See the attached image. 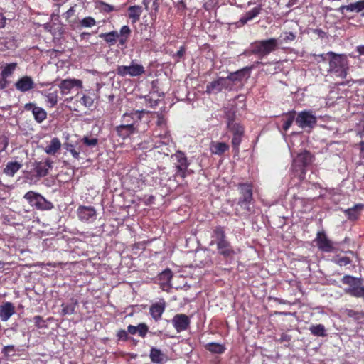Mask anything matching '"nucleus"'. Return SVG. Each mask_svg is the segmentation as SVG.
I'll return each mask as SVG.
<instances>
[{
	"mask_svg": "<svg viewBox=\"0 0 364 364\" xmlns=\"http://www.w3.org/2000/svg\"><path fill=\"white\" fill-rule=\"evenodd\" d=\"M329 68L328 73L336 77L346 79L349 73V61L346 54H337L334 51H328Z\"/></svg>",
	"mask_w": 364,
	"mask_h": 364,
	"instance_id": "nucleus-1",
	"label": "nucleus"
},
{
	"mask_svg": "<svg viewBox=\"0 0 364 364\" xmlns=\"http://www.w3.org/2000/svg\"><path fill=\"white\" fill-rule=\"evenodd\" d=\"M341 282L348 287L343 289L346 294L354 298H363L364 299V285L363 279L351 275H344Z\"/></svg>",
	"mask_w": 364,
	"mask_h": 364,
	"instance_id": "nucleus-2",
	"label": "nucleus"
},
{
	"mask_svg": "<svg viewBox=\"0 0 364 364\" xmlns=\"http://www.w3.org/2000/svg\"><path fill=\"white\" fill-rule=\"evenodd\" d=\"M312 162V155L309 151L304 150L299 154L294 161L292 168L296 176L300 180L304 178L306 175V168Z\"/></svg>",
	"mask_w": 364,
	"mask_h": 364,
	"instance_id": "nucleus-3",
	"label": "nucleus"
},
{
	"mask_svg": "<svg viewBox=\"0 0 364 364\" xmlns=\"http://www.w3.org/2000/svg\"><path fill=\"white\" fill-rule=\"evenodd\" d=\"M277 46L278 41L276 38L257 41L252 44V53H256L257 55L264 57L275 50Z\"/></svg>",
	"mask_w": 364,
	"mask_h": 364,
	"instance_id": "nucleus-4",
	"label": "nucleus"
},
{
	"mask_svg": "<svg viewBox=\"0 0 364 364\" xmlns=\"http://www.w3.org/2000/svg\"><path fill=\"white\" fill-rule=\"evenodd\" d=\"M117 74L122 77L129 75L130 77H139L145 73L144 66L137 64L135 60H132L131 64L127 65H119L116 70Z\"/></svg>",
	"mask_w": 364,
	"mask_h": 364,
	"instance_id": "nucleus-5",
	"label": "nucleus"
},
{
	"mask_svg": "<svg viewBox=\"0 0 364 364\" xmlns=\"http://www.w3.org/2000/svg\"><path fill=\"white\" fill-rule=\"evenodd\" d=\"M314 242L321 252H334L336 250L334 242L328 238L323 230L317 232Z\"/></svg>",
	"mask_w": 364,
	"mask_h": 364,
	"instance_id": "nucleus-6",
	"label": "nucleus"
},
{
	"mask_svg": "<svg viewBox=\"0 0 364 364\" xmlns=\"http://www.w3.org/2000/svg\"><path fill=\"white\" fill-rule=\"evenodd\" d=\"M232 86V84L228 77H220L217 80L212 81L211 82L208 83L206 86L205 92L208 94L218 93L223 89L231 88Z\"/></svg>",
	"mask_w": 364,
	"mask_h": 364,
	"instance_id": "nucleus-7",
	"label": "nucleus"
},
{
	"mask_svg": "<svg viewBox=\"0 0 364 364\" xmlns=\"http://www.w3.org/2000/svg\"><path fill=\"white\" fill-rule=\"evenodd\" d=\"M296 122L300 128H312L316 123V117L310 111H303L298 114Z\"/></svg>",
	"mask_w": 364,
	"mask_h": 364,
	"instance_id": "nucleus-8",
	"label": "nucleus"
},
{
	"mask_svg": "<svg viewBox=\"0 0 364 364\" xmlns=\"http://www.w3.org/2000/svg\"><path fill=\"white\" fill-rule=\"evenodd\" d=\"M189 317L183 314H176L172 318V324L177 332L186 331L190 326Z\"/></svg>",
	"mask_w": 364,
	"mask_h": 364,
	"instance_id": "nucleus-9",
	"label": "nucleus"
},
{
	"mask_svg": "<svg viewBox=\"0 0 364 364\" xmlns=\"http://www.w3.org/2000/svg\"><path fill=\"white\" fill-rule=\"evenodd\" d=\"M240 194L241 196L239 198L238 205L242 210H249L250 204V185H241Z\"/></svg>",
	"mask_w": 364,
	"mask_h": 364,
	"instance_id": "nucleus-10",
	"label": "nucleus"
},
{
	"mask_svg": "<svg viewBox=\"0 0 364 364\" xmlns=\"http://www.w3.org/2000/svg\"><path fill=\"white\" fill-rule=\"evenodd\" d=\"M24 109L27 111L32 112L34 119L38 123L43 122L47 117L46 110L42 107L36 106L33 102L26 103L24 106Z\"/></svg>",
	"mask_w": 364,
	"mask_h": 364,
	"instance_id": "nucleus-11",
	"label": "nucleus"
},
{
	"mask_svg": "<svg viewBox=\"0 0 364 364\" xmlns=\"http://www.w3.org/2000/svg\"><path fill=\"white\" fill-rule=\"evenodd\" d=\"M174 156L177 160V174L184 178L186 176V171L187 170L189 166L187 158L185 156L184 153L181 151H176Z\"/></svg>",
	"mask_w": 364,
	"mask_h": 364,
	"instance_id": "nucleus-12",
	"label": "nucleus"
},
{
	"mask_svg": "<svg viewBox=\"0 0 364 364\" xmlns=\"http://www.w3.org/2000/svg\"><path fill=\"white\" fill-rule=\"evenodd\" d=\"M349 12H361V16L364 17V0H360L356 2H353L347 5H341L337 9V11L343 14L344 11Z\"/></svg>",
	"mask_w": 364,
	"mask_h": 364,
	"instance_id": "nucleus-13",
	"label": "nucleus"
},
{
	"mask_svg": "<svg viewBox=\"0 0 364 364\" xmlns=\"http://www.w3.org/2000/svg\"><path fill=\"white\" fill-rule=\"evenodd\" d=\"M77 215L81 221L93 220L96 217V210L92 206L81 205L77 209Z\"/></svg>",
	"mask_w": 364,
	"mask_h": 364,
	"instance_id": "nucleus-14",
	"label": "nucleus"
},
{
	"mask_svg": "<svg viewBox=\"0 0 364 364\" xmlns=\"http://www.w3.org/2000/svg\"><path fill=\"white\" fill-rule=\"evenodd\" d=\"M34 170L36 173V176L42 178L48 174L49 169L53 168V161L46 159L45 162L39 161L34 163Z\"/></svg>",
	"mask_w": 364,
	"mask_h": 364,
	"instance_id": "nucleus-15",
	"label": "nucleus"
},
{
	"mask_svg": "<svg viewBox=\"0 0 364 364\" xmlns=\"http://www.w3.org/2000/svg\"><path fill=\"white\" fill-rule=\"evenodd\" d=\"M116 132L119 136L122 139L129 137L131 134L137 132V127L134 122L122 124L116 127Z\"/></svg>",
	"mask_w": 364,
	"mask_h": 364,
	"instance_id": "nucleus-16",
	"label": "nucleus"
},
{
	"mask_svg": "<svg viewBox=\"0 0 364 364\" xmlns=\"http://www.w3.org/2000/svg\"><path fill=\"white\" fill-rule=\"evenodd\" d=\"M82 86V82L80 80H71V79H66L63 80L60 82L58 87L61 90L62 95H67L68 94L71 89L74 87H80L81 88Z\"/></svg>",
	"mask_w": 364,
	"mask_h": 364,
	"instance_id": "nucleus-17",
	"label": "nucleus"
},
{
	"mask_svg": "<svg viewBox=\"0 0 364 364\" xmlns=\"http://www.w3.org/2000/svg\"><path fill=\"white\" fill-rule=\"evenodd\" d=\"M148 112L144 109L132 111L130 113L126 112L122 115V121L124 122L123 124L134 122L136 125V123L141 119L142 115Z\"/></svg>",
	"mask_w": 364,
	"mask_h": 364,
	"instance_id": "nucleus-18",
	"label": "nucleus"
},
{
	"mask_svg": "<svg viewBox=\"0 0 364 364\" xmlns=\"http://www.w3.org/2000/svg\"><path fill=\"white\" fill-rule=\"evenodd\" d=\"M34 85L35 83L30 76H23L15 83L16 88L22 92L31 90Z\"/></svg>",
	"mask_w": 364,
	"mask_h": 364,
	"instance_id": "nucleus-19",
	"label": "nucleus"
},
{
	"mask_svg": "<svg viewBox=\"0 0 364 364\" xmlns=\"http://www.w3.org/2000/svg\"><path fill=\"white\" fill-rule=\"evenodd\" d=\"M173 277V273L171 269H166L159 274L158 279L161 289L164 291H168L171 287V280Z\"/></svg>",
	"mask_w": 364,
	"mask_h": 364,
	"instance_id": "nucleus-20",
	"label": "nucleus"
},
{
	"mask_svg": "<svg viewBox=\"0 0 364 364\" xmlns=\"http://www.w3.org/2000/svg\"><path fill=\"white\" fill-rule=\"evenodd\" d=\"M166 308V303L164 300L153 304L149 308V313L155 321H158L161 318Z\"/></svg>",
	"mask_w": 364,
	"mask_h": 364,
	"instance_id": "nucleus-21",
	"label": "nucleus"
},
{
	"mask_svg": "<svg viewBox=\"0 0 364 364\" xmlns=\"http://www.w3.org/2000/svg\"><path fill=\"white\" fill-rule=\"evenodd\" d=\"M15 313V306L11 302H6L0 306V319L1 321H8Z\"/></svg>",
	"mask_w": 364,
	"mask_h": 364,
	"instance_id": "nucleus-22",
	"label": "nucleus"
},
{
	"mask_svg": "<svg viewBox=\"0 0 364 364\" xmlns=\"http://www.w3.org/2000/svg\"><path fill=\"white\" fill-rule=\"evenodd\" d=\"M127 332L132 335H134L138 333L139 336L144 338L149 332V327L144 323H141L136 326L129 325L127 327Z\"/></svg>",
	"mask_w": 364,
	"mask_h": 364,
	"instance_id": "nucleus-23",
	"label": "nucleus"
},
{
	"mask_svg": "<svg viewBox=\"0 0 364 364\" xmlns=\"http://www.w3.org/2000/svg\"><path fill=\"white\" fill-rule=\"evenodd\" d=\"M149 357L151 360L156 364H164L167 360L166 355L155 347L151 348Z\"/></svg>",
	"mask_w": 364,
	"mask_h": 364,
	"instance_id": "nucleus-24",
	"label": "nucleus"
},
{
	"mask_svg": "<svg viewBox=\"0 0 364 364\" xmlns=\"http://www.w3.org/2000/svg\"><path fill=\"white\" fill-rule=\"evenodd\" d=\"M250 69L249 67H246L236 72L231 73L228 77L231 83L236 80H242L243 78L247 79L249 77Z\"/></svg>",
	"mask_w": 364,
	"mask_h": 364,
	"instance_id": "nucleus-25",
	"label": "nucleus"
},
{
	"mask_svg": "<svg viewBox=\"0 0 364 364\" xmlns=\"http://www.w3.org/2000/svg\"><path fill=\"white\" fill-rule=\"evenodd\" d=\"M364 205L357 204L351 208H348L344 211L345 215L349 220H357L360 215V210L363 208Z\"/></svg>",
	"mask_w": 364,
	"mask_h": 364,
	"instance_id": "nucleus-26",
	"label": "nucleus"
},
{
	"mask_svg": "<svg viewBox=\"0 0 364 364\" xmlns=\"http://www.w3.org/2000/svg\"><path fill=\"white\" fill-rule=\"evenodd\" d=\"M296 112L291 111L285 113L282 116V120L283 121L282 129L284 132H287L294 123Z\"/></svg>",
	"mask_w": 364,
	"mask_h": 364,
	"instance_id": "nucleus-27",
	"label": "nucleus"
},
{
	"mask_svg": "<svg viewBox=\"0 0 364 364\" xmlns=\"http://www.w3.org/2000/svg\"><path fill=\"white\" fill-rule=\"evenodd\" d=\"M42 196L40 193L30 191L24 195L23 198L27 200L31 206L37 208Z\"/></svg>",
	"mask_w": 364,
	"mask_h": 364,
	"instance_id": "nucleus-28",
	"label": "nucleus"
},
{
	"mask_svg": "<svg viewBox=\"0 0 364 364\" xmlns=\"http://www.w3.org/2000/svg\"><path fill=\"white\" fill-rule=\"evenodd\" d=\"M129 18L133 23H136L142 13V8L140 6H131L128 8Z\"/></svg>",
	"mask_w": 364,
	"mask_h": 364,
	"instance_id": "nucleus-29",
	"label": "nucleus"
},
{
	"mask_svg": "<svg viewBox=\"0 0 364 364\" xmlns=\"http://www.w3.org/2000/svg\"><path fill=\"white\" fill-rule=\"evenodd\" d=\"M22 164L18 161H11L7 163L4 169V173L9 176H13L21 168Z\"/></svg>",
	"mask_w": 364,
	"mask_h": 364,
	"instance_id": "nucleus-30",
	"label": "nucleus"
},
{
	"mask_svg": "<svg viewBox=\"0 0 364 364\" xmlns=\"http://www.w3.org/2000/svg\"><path fill=\"white\" fill-rule=\"evenodd\" d=\"M229 146L224 142H215L213 143L210 146V149L213 154L217 155H221L228 151Z\"/></svg>",
	"mask_w": 364,
	"mask_h": 364,
	"instance_id": "nucleus-31",
	"label": "nucleus"
},
{
	"mask_svg": "<svg viewBox=\"0 0 364 364\" xmlns=\"http://www.w3.org/2000/svg\"><path fill=\"white\" fill-rule=\"evenodd\" d=\"M99 37L103 38L107 43L114 45L117 42V38H119V34L117 31H112L109 33H100Z\"/></svg>",
	"mask_w": 364,
	"mask_h": 364,
	"instance_id": "nucleus-32",
	"label": "nucleus"
},
{
	"mask_svg": "<svg viewBox=\"0 0 364 364\" xmlns=\"http://www.w3.org/2000/svg\"><path fill=\"white\" fill-rule=\"evenodd\" d=\"M309 331L314 336L325 337L326 336V328L321 323L310 326Z\"/></svg>",
	"mask_w": 364,
	"mask_h": 364,
	"instance_id": "nucleus-33",
	"label": "nucleus"
},
{
	"mask_svg": "<svg viewBox=\"0 0 364 364\" xmlns=\"http://www.w3.org/2000/svg\"><path fill=\"white\" fill-rule=\"evenodd\" d=\"M60 146L61 143L60 140L57 137H55L52 139L50 144L46 146L45 151L48 154L53 155L60 149Z\"/></svg>",
	"mask_w": 364,
	"mask_h": 364,
	"instance_id": "nucleus-34",
	"label": "nucleus"
},
{
	"mask_svg": "<svg viewBox=\"0 0 364 364\" xmlns=\"http://www.w3.org/2000/svg\"><path fill=\"white\" fill-rule=\"evenodd\" d=\"M213 237V240L211 243L215 242L216 245L220 243V242L225 241V235L223 228L221 227H217L214 230Z\"/></svg>",
	"mask_w": 364,
	"mask_h": 364,
	"instance_id": "nucleus-35",
	"label": "nucleus"
},
{
	"mask_svg": "<svg viewBox=\"0 0 364 364\" xmlns=\"http://www.w3.org/2000/svg\"><path fill=\"white\" fill-rule=\"evenodd\" d=\"M205 349L213 353L221 354L224 353L225 348L218 343H209L205 345Z\"/></svg>",
	"mask_w": 364,
	"mask_h": 364,
	"instance_id": "nucleus-36",
	"label": "nucleus"
},
{
	"mask_svg": "<svg viewBox=\"0 0 364 364\" xmlns=\"http://www.w3.org/2000/svg\"><path fill=\"white\" fill-rule=\"evenodd\" d=\"M229 131L232 135H243L244 128L240 124L235 122H230L228 124Z\"/></svg>",
	"mask_w": 364,
	"mask_h": 364,
	"instance_id": "nucleus-37",
	"label": "nucleus"
},
{
	"mask_svg": "<svg viewBox=\"0 0 364 364\" xmlns=\"http://www.w3.org/2000/svg\"><path fill=\"white\" fill-rule=\"evenodd\" d=\"M217 247L219 252L224 256H229L232 252L230 243L227 240L220 242L217 245Z\"/></svg>",
	"mask_w": 364,
	"mask_h": 364,
	"instance_id": "nucleus-38",
	"label": "nucleus"
},
{
	"mask_svg": "<svg viewBox=\"0 0 364 364\" xmlns=\"http://www.w3.org/2000/svg\"><path fill=\"white\" fill-rule=\"evenodd\" d=\"M296 39V35L293 32H284L279 36L278 44L283 43H288L293 41Z\"/></svg>",
	"mask_w": 364,
	"mask_h": 364,
	"instance_id": "nucleus-39",
	"label": "nucleus"
},
{
	"mask_svg": "<svg viewBox=\"0 0 364 364\" xmlns=\"http://www.w3.org/2000/svg\"><path fill=\"white\" fill-rule=\"evenodd\" d=\"M345 314L347 316L353 318L355 321H360L364 318V312L358 311L353 309H346Z\"/></svg>",
	"mask_w": 364,
	"mask_h": 364,
	"instance_id": "nucleus-40",
	"label": "nucleus"
},
{
	"mask_svg": "<svg viewBox=\"0 0 364 364\" xmlns=\"http://www.w3.org/2000/svg\"><path fill=\"white\" fill-rule=\"evenodd\" d=\"M53 208V205L51 202L47 200L43 196H42L40 203L37 206L38 210H49Z\"/></svg>",
	"mask_w": 364,
	"mask_h": 364,
	"instance_id": "nucleus-41",
	"label": "nucleus"
},
{
	"mask_svg": "<svg viewBox=\"0 0 364 364\" xmlns=\"http://www.w3.org/2000/svg\"><path fill=\"white\" fill-rule=\"evenodd\" d=\"M46 102L51 107L55 106L58 102V93L57 92H49L46 95Z\"/></svg>",
	"mask_w": 364,
	"mask_h": 364,
	"instance_id": "nucleus-42",
	"label": "nucleus"
},
{
	"mask_svg": "<svg viewBox=\"0 0 364 364\" xmlns=\"http://www.w3.org/2000/svg\"><path fill=\"white\" fill-rule=\"evenodd\" d=\"M16 63H10L4 67L1 72V76L4 77H7L11 75L14 70L16 69Z\"/></svg>",
	"mask_w": 364,
	"mask_h": 364,
	"instance_id": "nucleus-43",
	"label": "nucleus"
},
{
	"mask_svg": "<svg viewBox=\"0 0 364 364\" xmlns=\"http://www.w3.org/2000/svg\"><path fill=\"white\" fill-rule=\"evenodd\" d=\"M63 147L64 149L70 152L72 156L75 158V159H79L80 157V151H77L74 148V146L70 144V143H64L63 144Z\"/></svg>",
	"mask_w": 364,
	"mask_h": 364,
	"instance_id": "nucleus-44",
	"label": "nucleus"
},
{
	"mask_svg": "<svg viewBox=\"0 0 364 364\" xmlns=\"http://www.w3.org/2000/svg\"><path fill=\"white\" fill-rule=\"evenodd\" d=\"M93 102V99L87 95H83L80 100V103L85 106V107L88 108L92 106Z\"/></svg>",
	"mask_w": 364,
	"mask_h": 364,
	"instance_id": "nucleus-45",
	"label": "nucleus"
},
{
	"mask_svg": "<svg viewBox=\"0 0 364 364\" xmlns=\"http://www.w3.org/2000/svg\"><path fill=\"white\" fill-rule=\"evenodd\" d=\"M33 320L35 323V326L38 328H46L47 326L46 321L43 320V317L41 316H35Z\"/></svg>",
	"mask_w": 364,
	"mask_h": 364,
	"instance_id": "nucleus-46",
	"label": "nucleus"
},
{
	"mask_svg": "<svg viewBox=\"0 0 364 364\" xmlns=\"http://www.w3.org/2000/svg\"><path fill=\"white\" fill-rule=\"evenodd\" d=\"M96 21L92 17H86L80 21V24L82 27H91L95 25Z\"/></svg>",
	"mask_w": 364,
	"mask_h": 364,
	"instance_id": "nucleus-47",
	"label": "nucleus"
},
{
	"mask_svg": "<svg viewBox=\"0 0 364 364\" xmlns=\"http://www.w3.org/2000/svg\"><path fill=\"white\" fill-rule=\"evenodd\" d=\"M82 142L87 146H91V147H94L95 146H97V143H98V140L96 138H91L90 139L89 137L87 136H84L82 139Z\"/></svg>",
	"mask_w": 364,
	"mask_h": 364,
	"instance_id": "nucleus-48",
	"label": "nucleus"
},
{
	"mask_svg": "<svg viewBox=\"0 0 364 364\" xmlns=\"http://www.w3.org/2000/svg\"><path fill=\"white\" fill-rule=\"evenodd\" d=\"M314 58V60L317 63H323L326 61H328V53H326L325 54H314L312 55Z\"/></svg>",
	"mask_w": 364,
	"mask_h": 364,
	"instance_id": "nucleus-49",
	"label": "nucleus"
},
{
	"mask_svg": "<svg viewBox=\"0 0 364 364\" xmlns=\"http://www.w3.org/2000/svg\"><path fill=\"white\" fill-rule=\"evenodd\" d=\"M63 309L62 313L63 315L66 314H73L75 312V304H69V305H62Z\"/></svg>",
	"mask_w": 364,
	"mask_h": 364,
	"instance_id": "nucleus-50",
	"label": "nucleus"
},
{
	"mask_svg": "<svg viewBox=\"0 0 364 364\" xmlns=\"http://www.w3.org/2000/svg\"><path fill=\"white\" fill-rule=\"evenodd\" d=\"M100 8L102 11L107 13H109L116 10L113 6L102 1L100 3Z\"/></svg>",
	"mask_w": 364,
	"mask_h": 364,
	"instance_id": "nucleus-51",
	"label": "nucleus"
},
{
	"mask_svg": "<svg viewBox=\"0 0 364 364\" xmlns=\"http://www.w3.org/2000/svg\"><path fill=\"white\" fill-rule=\"evenodd\" d=\"M351 262V259L348 257H341L337 259V264L342 267L348 265Z\"/></svg>",
	"mask_w": 364,
	"mask_h": 364,
	"instance_id": "nucleus-52",
	"label": "nucleus"
},
{
	"mask_svg": "<svg viewBox=\"0 0 364 364\" xmlns=\"http://www.w3.org/2000/svg\"><path fill=\"white\" fill-rule=\"evenodd\" d=\"M118 339L120 341H126L129 340L130 338L128 336L127 331L121 329L117 332V334Z\"/></svg>",
	"mask_w": 364,
	"mask_h": 364,
	"instance_id": "nucleus-53",
	"label": "nucleus"
},
{
	"mask_svg": "<svg viewBox=\"0 0 364 364\" xmlns=\"http://www.w3.org/2000/svg\"><path fill=\"white\" fill-rule=\"evenodd\" d=\"M225 117L228 120V124L230 122H235V112L232 109H228L225 111Z\"/></svg>",
	"mask_w": 364,
	"mask_h": 364,
	"instance_id": "nucleus-54",
	"label": "nucleus"
},
{
	"mask_svg": "<svg viewBox=\"0 0 364 364\" xmlns=\"http://www.w3.org/2000/svg\"><path fill=\"white\" fill-rule=\"evenodd\" d=\"M242 135H233L232 139V144L234 147V149H237L238 146L240 145L241 142Z\"/></svg>",
	"mask_w": 364,
	"mask_h": 364,
	"instance_id": "nucleus-55",
	"label": "nucleus"
},
{
	"mask_svg": "<svg viewBox=\"0 0 364 364\" xmlns=\"http://www.w3.org/2000/svg\"><path fill=\"white\" fill-rule=\"evenodd\" d=\"M131 33V30L128 26H123L120 29L119 36L129 37Z\"/></svg>",
	"mask_w": 364,
	"mask_h": 364,
	"instance_id": "nucleus-56",
	"label": "nucleus"
},
{
	"mask_svg": "<svg viewBox=\"0 0 364 364\" xmlns=\"http://www.w3.org/2000/svg\"><path fill=\"white\" fill-rule=\"evenodd\" d=\"M262 10V4H259L256 6L253 7L252 9V19L257 16L259 14L261 13V11Z\"/></svg>",
	"mask_w": 364,
	"mask_h": 364,
	"instance_id": "nucleus-57",
	"label": "nucleus"
},
{
	"mask_svg": "<svg viewBox=\"0 0 364 364\" xmlns=\"http://www.w3.org/2000/svg\"><path fill=\"white\" fill-rule=\"evenodd\" d=\"M75 10L74 7H70L64 14L65 18L70 21V18L74 16Z\"/></svg>",
	"mask_w": 364,
	"mask_h": 364,
	"instance_id": "nucleus-58",
	"label": "nucleus"
},
{
	"mask_svg": "<svg viewBox=\"0 0 364 364\" xmlns=\"http://www.w3.org/2000/svg\"><path fill=\"white\" fill-rule=\"evenodd\" d=\"M7 80H6V77H2L0 78V90H2L5 88L7 85Z\"/></svg>",
	"mask_w": 364,
	"mask_h": 364,
	"instance_id": "nucleus-59",
	"label": "nucleus"
},
{
	"mask_svg": "<svg viewBox=\"0 0 364 364\" xmlns=\"http://www.w3.org/2000/svg\"><path fill=\"white\" fill-rule=\"evenodd\" d=\"M250 19V12H248L246 14L245 18L240 19L241 24L243 25V24L246 23Z\"/></svg>",
	"mask_w": 364,
	"mask_h": 364,
	"instance_id": "nucleus-60",
	"label": "nucleus"
},
{
	"mask_svg": "<svg viewBox=\"0 0 364 364\" xmlns=\"http://www.w3.org/2000/svg\"><path fill=\"white\" fill-rule=\"evenodd\" d=\"M14 350V346H7L4 348L2 352L4 353L5 354H8L10 350Z\"/></svg>",
	"mask_w": 364,
	"mask_h": 364,
	"instance_id": "nucleus-61",
	"label": "nucleus"
},
{
	"mask_svg": "<svg viewBox=\"0 0 364 364\" xmlns=\"http://www.w3.org/2000/svg\"><path fill=\"white\" fill-rule=\"evenodd\" d=\"M314 33L317 34L319 37H321V38H323L326 35V33L323 31H322L321 29H315L314 31Z\"/></svg>",
	"mask_w": 364,
	"mask_h": 364,
	"instance_id": "nucleus-62",
	"label": "nucleus"
},
{
	"mask_svg": "<svg viewBox=\"0 0 364 364\" xmlns=\"http://www.w3.org/2000/svg\"><path fill=\"white\" fill-rule=\"evenodd\" d=\"M6 23V18L3 16L2 14H0V28L4 27Z\"/></svg>",
	"mask_w": 364,
	"mask_h": 364,
	"instance_id": "nucleus-63",
	"label": "nucleus"
},
{
	"mask_svg": "<svg viewBox=\"0 0 364 364\" xmlns=\"http://www.w3.org/2000/svg\"><path fill=\"white\" fill-rule=\"evenodd\" d=\"M356 50L359 53V55H364V45L357 46Z\"/></svg>",
	"mask_w": 364,
	"mask_h": 364,
	"instance_id": "nucleus-64",
	"label": "nucleus"
}]
</instances>
